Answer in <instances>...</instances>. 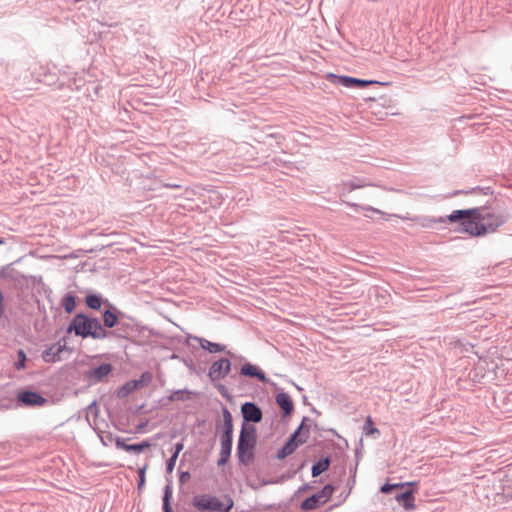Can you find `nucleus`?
<instances>
[{
  "label": "nucleus",
  "instance_id": "obj_5",
  "mask_svg": "<svg viewBox=\"0 0 512 512\" xmlns=\"http://www.w3.org/2000/svg\"><path fill=\"white\" fill-rule=\"evenodd\" d=\"M255 443L256 438L253 428H250L248 425L244 424L237 448L238 458L241 463L249 464L253 461Z\"/></svg>",
  "mask_w": 512,
  "mask_h": 512
},
{
  "label": "nucleus",
  "instance_id": "obj_11",
  "mask_svg": "<svg viewBox=\"0 0 512 512\" xmlns=\"http://www.w3.org/2000/svg\"><path fill=\"white\" fill-rule=\"evenodd\" d=\"M283 135L278 132L277 134H270L269 140L264 141L259 147H258V153L259 152H272L276 153L277 151H282L283 148L281 146Z\"/></svg>",
  "mask_w": 512,
  "mask_h": 512
},
{
  "label": "nucleus",
  "instance_id": "obj_15",
  "mask_svg": "<svg viewBox=\"0 0 512 512\" xmlns=\"http://www.w3.org/2000/svg\"><path fill=\"white\" fill-rule=\"evenodd\" d=\"M322 504H324V501L321 499V496L316 492V493L312 494L311 496L305 498L301 502L300 508L303 511H311V510L317 509Z\"/></svg>",
  "mask_w": 512,
  "mask_h": 512
},
{
  "label": "nucleus",
  "instance_id": "obj_41",
  "mask_svg": "<svg viewBox=\"0 0 512 512\" xmlns=\"http://www.w3.org/2000/svg\"><path fill=\"white\" fill-rule=\"evenodd\" d=\"M177 458H178V456H176V455H174V454H173V455L170 457V459L168 460V463H167V469H168L169 471H172V470L174 469V466H175V463H176Z\"/></svg>",
  "mask_w": 512,
  "mask_h": 512
},
{
  "label": "nucleus",
  "instance_id": "obj_23",
  "mask_svg": "<svg viewBox=\"0 0 512 512\" xmlns=\"http://www.w3.org/2000/svg\"><path fill=\"white\" fill-rule=\"evenodd\" d=\"M363 434L366 436L380 435V430L374 425L371 416H368L364 422Z\"/></svg>",
  "mask_w": 512,
  "mask_h": 512
},
{
  "label": "nucleus",
  "instance_id": "obj_49",
  "mask_svg": "<svg viewBox=\"0 0 512 512\" xmlns=\"http://www.w3.org/2000/svg\"><path fill=\"white\" fill-rule=\"evenodd\" d=\"M260 302H262V301L260 300V297L258 296V306H257V309H258V310L263 309V308L260 306Z\"/></svg>",
  "mask_w": 512,
  "mask_h": 512
},
{
  "label": "nucleus",
  "instance_id": "obj_50",
  "mask_svg": "<svg viewBox=\"0 0 512 512\" xmlns=\"http://www.w3.org/2000/svg\"><path fill=\"white\" fill-rule=\"evenodd\" d=\"M166 187H170V188H178L179 186L178 185H165Z\"/></svg>",
  "mask_w": 512,
  "mask_h": 512
},
{
  "label": "nucleus",
  "instance_id": "obj_22",
  "mask_svg": "<svg viewBox=\"0 0 512 512\" xmlns=\"http://www.w3.org/2000/svg\"><path fill=\"white\" fill-rule=\"evenodd\" d=\"M242 414L245 421L256 422V404L245 403L242 406Z\"/></svg>",
  "mask_w": 512,
  "mask_h": 512
},
{
  "label": "nucleus",
  "instance_id": "obj_47",
  "mask_svg": "<svg viewBox=\"0 0 512 512\" xmlns=\"http://www.w3.org/2000/svg\"><path fill=\"white\" fill-rule=\"evenodd\" d=\"M263 414L261 408L258 406V423L262 420Z\"/></svg>",
  "mask_w": 512,
  "mask_h": 512
},
{
  "label": "nucleus",
  "instance_id": "obj_6",
  "mask_svg": "<svg viewBox=\"0 0 512 512\" xmlns=\"http://www.w3.org/2000/svg\"><path fill=\"white\" fill-rule=\"evenodd\" d=\"M309 437V430L306 429L299 440L295 439V435H290L283 446L277 451L276 458L279 460L285 459L291 455L300 445L304 444Z\"/></svg>",
  "mask_w": 512,
  "mask_h": 512
},
{
  "label": "nucleus",
  "instance_id": "obj_24",
  "mask_svg": "<svg viewBox=\"0 0 512 512\" xmlns=\"http://www.w3.org/2000/svg\"><path fill=\"white\" fill-rule=\"evenodd\" d=\"M308 422H310V418L307 416H304L302 418V421L300 425L295 429V431L291 435H295V439L299 440L300 437H302L304 431L308 429L310 431V427L308 425Z\"/></svg>",
  "mask_w": 512,
  "mask_h": 512
},
{
  "label": "nucleus",
  "instance_id": "obj_14",
  "mask_svg": "<svg viewBox=\"0 0 512 512\" xmlns=\"http://www.w3.org/2000/svg\"><path fill=\"white\" fill-rule=\"evenodd\" d=\"M417 482L411 481V482H399V483H389L386 482L380 487V492L383 494H391L393 491H404V489L408 487H416Z\"/></svg>",
  "mask_w": 512,
  "mask_h": 512
},
{
  "label": "nucleus",
  "instance_id": "obj_7",
  "mask_svg": "<svg viewBox=\"0 0 512 512\" xmlns=\"http://www.w3.org/2000/svg\"><path fill=\"white\" fill-rule=\"evenodd\" d=\"M275 402L280 409L282 420H286L294 412V402L288 393L284 391L277 393L275 396Z\"/></svg>",
  "mask_w": 512,
  "mask_h": 512
},
{
  "label": "nucleus",
  "instance_id": "obj_16",
  "mask_svg": "<svg viewBox=\"0 0 512 512\" xmlns=\"http://www.w3.org/2000/svg\"><path fill=\"white\" fill-rule=\"evenodd\" d=\"M331 464L330 456L322 457L313 463L311 468L312 477H318L323 472L327 471Z\"/></svg>",
  "mask_w": 512,
  "mask_h": 512
},
{
  "label": "nucleus",
  "instance_id": "obj_17",
  "mask_svg": "<svg viewBox=\"0 0 512 512\" xmlns=\"http://www.w3.org/2000/svg\"><path fill=\"white\" fill-rule=\"evenodd\" d=\"M327 80L333 84L340 85V86H343L346 88L353 87V77L352 76L336 75L333 73H329L327 75Z\"/></svg>",
  "mask_w": 512,
  "mask_h": 512
},
{
  "label": "nucleus",
  "instance_id": "obj_52",
  "mask_svg": "<svg viewBox=\"0 0 512 512\" xmlns=\"http://www.w3.org/2000/svg\"><path fill=\"white\" fill-rule=\"evenodd\" d=\"M4 243H5V241L0 238V245H3Z\"/></svg>",
  "mask_w": 512,
  "mask_h": 512
},
{
  "label": "nucleus",
  "instance_id": "obj_35",
  "mask_svg": "<svg viewBox=\"0 0 512 512\" xmlns=\"http://www.w3.org/2000/svg\"><path fill=\"white\" fill-rule=\"evenodd\" d=\"M466 193L490 195V194H493V190L491 187L477 186V187L472 188L470 191H467Z\"/></svg>",
  "mask_w": 512,
  "mask_h": 512
},
{
  "label": "nucleus",
  "instance_id": "obj_34",
  "mask_svg": "<svg viewBox=\"0 0 512 512\" xmlns=\"http://www.w3.org/2000/svg\"><path fill=\"white\" fill-rule=\"evenodd\" d=\"M18 361L14 364L15 369L22 370L26 366V354L23 350H19L17 353Z\"/></svg>",
  "mask_w": 512,
  "mask_h": 512
},
{
  "label": "nucleus",
  "instance_id": "obj_26",
  "mask_svg": "<svg viewBox=\"0 0 512 512\" xmlns=\"http://www.w3.org/2000/svg\"><path fill=\"white\" fill-rule=\"evenodd\" d=\"M152 380V375L149 372L143 373L139 379L132 380L135 383V389L139 390L145 386H147Z\"/></svg>",
  "mask_w": 512,
  "mask_h": 512
},
{
  "label": "nucleus",
  "instance_id": "obj_37",
  "mask_svg": "<svg viewBox=\"0 0 512 512\" xmlns=\"http://www.w3.org/2000/svg\"><path fill=\"white\" fill-rule=\"evenodd\" d=\"M345 185L349 187V191H353L359 188L365 187L367 184L362 179H356L353 181L347 182Z\"/></svg>",
  "mask_w": 512,
  "mask_h": 512
},
{
  "label": "nucleus",
  "instance_id": "obj_38",
  "mask_svg": "<svg viewBox=\"0 0 512 512\" xmlns=\"http://www.w3.org/2000/svg\"><path fill=\"white\" fill-rule=\"evenodd\" d=\"M355 455H356V464H355V467H354V474L351 475V477L348 479V485L350 486V489L354 486V484L356 482L355 478H356L357 466H358L359 455H360V450L359 449H356Z\"/></svg>",
  "mask_w": 512,
  "mask_h": 512
},
{
  "label": "nucleus",
  "instance_id": "obj_51",
  "mask_svg": "<svg viewBox=\"0 0 512 512\" xmlns=\"http://www.w3.org/2000/svg\"><path fill=\"white\" fill-rule=\"evenodd\" d=\"M296 473H297V470H296V471H294V472H292V473L288 476V478H292V477H294V475H295Z\"/></svg>",
  "mask_w": 512,
  "mask_h": 512
},
{
  "label": "nucleus",
  "instance_id": "obj_31",
  "mask_svg": "<svg viewBox=\"0 0 512 512\" xmlns=\"http://www.w3.org/2000/svg\"><path fill=\"white\" fill-rule=\"evenodd\" d=\"M135 385H136V384H135V383H133V382H132V380H131V381H129V382H127V383H125V384L120 388V390H119V392H118L119 396H120V397H125V396H127L128 394H130V393H132V392L136 391V389H135Z\"/></svg>",
  "mask_w": 512,
  "mask_h": 512
},
{
  "label": "nucleus",
  "instance_id": "obj_36",
  "mask_svg": "<svg viewBox=\"0 0 512 512\" xmlns=\"http://www.w3.org/2000/svg\"><path fill=\"white\" fill-rule=\"evenodd\" d=\"M241 375L255 377L256 376V367L251 364L244 365L240 370Z\"/></svg>",
  "mask_w": 512,
  "mask_h": 512
},
{
  "label": "nucleus",
  "instance_id": "obj_19",
  "mask_svg": "<svg viewBox=\"0 0 512 512\" xmlns=\"http://www.w3.org/2000/svg\"><path fill=\"white\" fill-rule=\"evenodd\" d=\"M112 371V366L110 364H102L99 367L91 370L89 372V376L96 380H101L105 376H107Z\"/></svg>",
  "mask_w": 512,
  "mask_h": 512
},
{
  "label": "nucleus",
  "instance_id": "obj_54",
  "mask_svg": "<svg viewBox=\"0 0 512 512\" xmlns=\"http://www.w3.org/2000/svg\"><path fill=\"white\" fill-rule=\"evenodd\" d=\"M350 472H351V475H353L354 474V468L351 469Z\"/></svg>",
  "mask_w": 512,
  "mask_h": 512
},
{
  "label": "nucleus",
  "instance_id": "obj_13",
  "mask_svg": "<svg viewBox=\"0 0 512 512\" xmlns=\"http://www.w3.org/2000/svg\"><path fill=\"white\" fill-rule=\"evenodd\" d=\"M232 449V434H224L221 438V450L220 457L218 459V465H224L231 454Z\"/></svg>",
  "mask_w": 512,
  "mask_h": 512
},
{
  "label": "nucleus",
  "instance_id": "obj_29",
  "mask_svg": "<svg viewBox=\"0 0 512 512\" xmlns=\"http://www.w3.org/2000/svg\"><path fill=\"white\" fill-rule=\"evenodd\" d=\"M118 317L117 315L109 310H106L103 314V321L106 327L112 328L117 323Z\"/></svg>",
  "mask_w": 512,
  "mask_h": 512
},
{
  "label": "nucleus",
  "instance_id": "obj_25",
  "mask_svg": "<svg viewBox=\"0 0 512 512\" xmlns=\"http://www.w3.org/2000/svg\"><path fill=\"white\" fill-rule=\"evenodd\" d=\"M223 421H224V434H232L233 432V424H232V415L227 410H223Z\"/></svg>",
  "mask_w": 512,
  "mask_h": 512
},
{
  "label": "nucleus",
  "instance_id": "obj_21",
  "mask_svg": "<svg viewBox=\"0 0 512 512\" xmlns=\"http://www.w3.org/2000/svg\"><path fill=\"white\" fill-rule=\"evenodd\" d=\"M279 131L277 128L265 125L261 129L258 128V147L264 143V141L269 140L270 134H277Z\"/></svg>",
  "mask_w": 512,
  "mask_h": 512
},
{
  "label": "nucleus",
  "instance_id": "obj_46",
  "mask_svg": "<svg viewBox=\"0 0 512 512\" xmlns=\"http://www.w3.org/2000/svg\"><path fill=\"white\" fill-rule=\"evenodd\" d=\"M260 269L265 272L266 269L263 267V264L260 263V260L258 259V274H260Z\"/></svg>",
  "mask_w": 512,
  "mask_h": 512
},
{
  "label": "nucleus",
  "instance_id": "obj_18",
  "mask_svg": "<svg viewBox=\"0 0 512 512\" xmlns=\"http://www.w3.org/2000/svg\"><path fill=\"white\" fill-rule=\"evenodd\" d=\"M116 445L118 448L123 449L127 452H136V453H140L150 447V443H148L146 441L142 442V443H138V444H126L124 442L117 441Z\"/></svg>",
  "mask_w": 512,
  "mask_h": 512
},
{
  "label": "nucleus",
  "instance_id": "obj_33",
  "mask_svg": "<svg viewBox=\"0 0 512 512\" xmlns=\"http://www.w3.org/2000/svg\"><path fill=\"white\" fill-rule=\"evenodd\" d=\"M63 306L68 313L72 312L76 306L75 297L70 294L66 295L63 300Z\"/></svg>",
  "mask_w": 512,
  "mask_h": 512
},
{
  "label": "nucleus",
  "instance_id": "obj_2",
  "mask_svg": "<svg viewBox=\"0 0 512 512\" xmlns=\"http://www.w3.org/2000/svg\"><path fill=\"white\" fill-rule=\"evenodd\" d=\"M481 224L484 225L486 234L494 233L497 229L506 224L512 217L510 209L505 200L494 199L488 205L477 207Z\"/></svg>",
  "mask_w": 512,
  "mask_h": 512
},
{
  "label": "nucleus",
  "instance_id": "obj_45",
  "mask_svg": "<svg viewBox=\"0 0 512 512\" xmlns=\"http://www.w3.org/2000/svg\"><path fill=\"white\" fill-rule=\"evenodd\" d=\"M3 300H4L3 295L0 292V317L2 316L3 311H4Z\"/></svg>",
  "mask_w": 512,
  "mask_h": 512
},
{
  "label": "nucleus",
  "instance_id": "obj_30",
  "mask_svg": "<svg viewBox=\"0 0 512 512\" xmlns=\"http://www.w3.org/2000/svg\"><path fill=\"white\" fill-rule=\"evenodd\" d=\"M377 83L378 82L374 81V80H366V79H360V78L353 77V87L352 88L363 89V88H366L370 85L377 84Z\"/></svg>",
  "mask_w": 512,
  "mask_h": 512
},
{
  "label": "nucleus",
  "instance_id": "obj_40",
  "mask_svg": "<svg viewBox=\"0 0 512 512\" xmlns=\"http://www.w3.org/2000/svg\"><path fill=\"white\" fill-rule=\"evenodd\" d=\"M168 499H169V487H167L166 492H165L163 507H164L165 512H172L171 508L169 506V503H168Z\"/></svg>",
  "mask_w": 512,
  "mask_h": 512
},
{
  "label": "nucleus",
  "instance_id": "obj_8",
  "mask_svg": "<svg viewBox=\"0 0 512 512\" xmlns=\"http://www.w3.org/2000/svg\"><path fill=\"white\" fill-rule=\"evenodd\" d=\"M415 487H408L404 491H399L395 494L394 499L401 505L406 511H412L416 508L415 506Z\"/></svg>",
  "mask_w": 512,
  "mask_h": 512
},
{
  "label": "nucleus",
  "instance_id": "obj_27",
  "mask_svg": "<svg viewBox=\"0 0 512 512\" xmlns=\"http://www.w3.org/2000/svg\"><path fill=\"white\" fill-rule=\"evenodd\" d=\"M345 204L348 206V207H351L353 208L354 210H358V209H362V210H365V211H371L373 213H377V214H380L382 216H386L387 214L377 208H374L372 206H364V205H360V204H357V203H351V202H345Z\"/></svg>",
  "mask_w": 512,
  "mask_h": 512
},
{
  "label": "nucleus",
  "instance_id": "obj_39",
  "mask_svg": "<svg viewBox=\"0 0 512 512\" xmlns=\"http://www.w3.org/2000/svg\"><path fill=\"white\" fill-rule=\"evenodd\" d=\"M257 245H258V252L261 250L268 251L270 247L274 246L273 243H271L270 241H267L265 239H263L262 241L258 240Z\"/></svg>",
  "mask_w": 512,
  "mask_h": 512
},
{
  "label": "nucleus",
  "instance_id": "obj_3",
  "mask_svg": "<svg viewBox=\"0 0 512 512\" xmlns=\"http://www.w3.org/2000/svg\"><path fill=\"white\" fill-rule=\"evenodd\" d=\"M68 331H74L76 335L82 337L91 336L96 339H103L107 335L106 330L101 326L98 319H90L84 315H77L69 326Z\"/></svg>",
  "mask_w": 512,
  "mask_h": 512
},
{
  "label": "nucleus",
  "instance_id": "obj_12",
  "mask_svg": "<svg viewBox=\"0 0 512 512\" xmlns=\"http://www.w3.org/2000/svg\"><path fill=\"white\" fill-rule=\"evenodd\" d=\"M18 401L26 406H43L46 399L33 391H22L18 394Z\"/></svg>",
  "mask_w": 512,
  "mask_h": 512
},
{
  "label": "nucleus",
  "instance_id": "obj_1",
  "mask_svg": "<svg viewBox=\"0 0 512 512\" xmlns=\"http://www.w3.org/2000/svg\"><path fill=\"white\" fill-rule=\"evenodd\" d=\"M459 223L460 227L455 229L458 233H465L472 237H482L486 235V230L481 224L479 210L477 207L469 209L454 210L451 214L441 217H425L421 225L430 228L436 223Z\"/></svg>",
  "mask_w": 512,
  "mask_h": 512
},
{
  "label": "nucleus",
  "instance_id": "obj_20",
  "mask_svg": "<svg viewBox=\"0 0 512 512\" xmlns=\"http://www.w3.org/2000/svg\"><path fill=\"white\" fill-rule=\"evenodd\" d=\"M199 345L202 349L209 351L210 353H218L225 350V346L219 343H213L207 339H199Z\"/></svg>",
  "mask_w": 512,
  "mask_h": 512
},
{
  "label": "nucleus",
  "instance_id": "obj_44",
  "mask_svg": "<svg viewBox=\"0 0 512 512\" xmlns=\"http://www.w3.org/2000/svg\"><path fill=\"white\" fill-rule=\"evenodd\" d=\"M183 448H184L183 443H177V444L175 445V451H174V453H173V454H174V455H176V456H178V455H179V453L183 450Z\"/></svg>",
  "mask_w": 512,
  "mask_h": 512
},
{
  "label": "nucleus",
  "instance_id": "obj_48",
  "mask_svg": "<svg viewBox=\"0 0 512 512\" xmlns=\"http://www.w3.org/2000/svg\"><path fill=\"white\" fill-rule=\"evenodd\" d=\"M144 483V471H140V486Z\"/></svg>",
  "mask_w": 512,
  "mask_h": 512
},
{
  "label": "nucleus",
  "instance_id": "obj_32",
  "mask_svg": "<svg viewBox=\"0 0 512 512\" xmlns=\"http://www.w3.org/2000/svg\"><path fill=\"white\" fill-rule=\"evenodd\" d=\"M86 304L92 309H99L101 307V299L97 295H88L86 297Z\"/></svg>",
  "mask_w": 512,
  "mask_h": 512
},
{
  "label": "nucleus",
  "instance_id": "obj_42",
  "mask_svg": "<svg viewBox=\"0 0 512 512\" xmlns=\"http://www.w3.org/2000/svg\"><path fill=\"white\" fill-rule=\"evenodd\" d=\"M312 486L309 484V483H305L303 484L302 486H300L297 491L295 492V496L301 494V493H304L306 491H308L309 489H311Z\"/></svg>",
  "mask_w": 512,
  "mask_h": 512
},
{
  "label": "nucleus",
  "instance_id": "obj_4",
  "mask_svg": "<svg viewBox=\"0 0 512 512\" xmlns=\"http://www.w3.org/2000/svg\"><path fill=\"white\" fill-rule=\"evenodd\" d=\"M193 506L201 512H229L233 507V501L225 497L223 501L210 495H197L193 498Z\"/></svg>",
  "mask_w": 512,
  "mask_h": 512
},
{
  "label": "nucleus",
  "instance_id": "obj_9",
  "mask_svg": "<svg viewBox=\"0 0 512 512\" xmlns=\"http://www.w3.org/2000/svg\"><path fill=\"white\" fill-rule=\"evenodd\" d=\"M231 369V363L228 359H220L212 364L209 370L210 378L215 380H220L224 378Z\"/></svg>",
  "mask_w": 512,
  "mask_h": 512
},
{
  "label": "nucleus",
  "instance_id": "obj_10",
  "mask_svg": "<svg viewBox=\"0 0 512 512\" xmlns=\"http://www.w3.org/2000/svg\"><path fill=\"white\" fill-rule=\"evenodd\" d=\"M66 349V342H58L42 352V359L46 363H53L61 360V353Z\"/></svg>",
  "mask_w": 512,
  "mask_h": 512
},
{
  "label": "nucleus",
  "instance_id": "obj_43",
  "mask_svg": "<svg viewBox=\"0 0 512 512\" xmlns=\"http://www.w3.org/2000/svg\"><path fill=\"white\" fill-rule=\"evenodd\" d=\"M258 381L267 382L265 372L258 367Z\"/></svg>",
  "mask_w": 512,
  "mask_h": 512
},
{
  "label": "nucleus",
  "instance_id": "obj_53",
  "mask_svg": "<svg viewBox=\"0 0 512 512\" xmlns=\"http://www.w3.org/2000/svg\"><path fill=\"white\" fill-rule=\"evenodd\" d=\"M306 400H307V397H306V396H304V397H303V402H306Z\"/></svg>",
  "mask_w": 512,
  "mask_h": 512
},
{
  "label": "nucleus",
  "instance_id": "obj_28",
  "mask_svg": "<svg viewBox=\"0 0 512 512\" xmlns=\"http://www.w3.org/2000/svg\"><path fill=\"white\" fill-rule=\"evenodd\" d=\"M335 487L332 484H326L317 493L321 496V499L326 503L333 495Z\"/></svg>",
  "mask_w": 512,
  "mask_h": 512
}]
</instances>
